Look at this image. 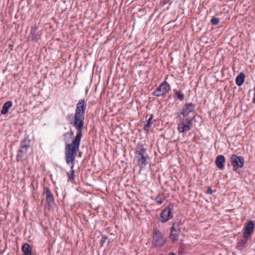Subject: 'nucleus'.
Segmentation results:
<instances>
[{"mask_svg": "<svg viewBox=\"0 0 255 255\" xmlns=\"http://www.w3.org/2000/svg\"><path fill=\"white\" fill-rule=\"evenodd\" d=\"M85 100L80 99L78 102L73 120L69 121V124L76 129V136L73 138L71 143L70 139L73 135L74 132L72 130L63 134L65 143V158L67 164L70 166V170L67 172L68 181L73 182L75 178L74 166L75 157L79 151L80 145L83 136L82 130L84 125Z\"/></svg>", "mask_w": 255, "mask_h": 255, "instance_id": "obj_1", "label": "nucleus"}, {"mask_svg": "<svg viewBox=\"0 0 255 255\" xmlns=\"http://www.w3.org/2000/svg\"><path fill=\"white\" fill-rule=\"evenodd\" d=\"M194 116L192 118H182V120L179 119L180 123L178 124L177 129L179 133H182L190 130L192 127L193 120Z\"/></svg>", "mask_w": 255, "mask_h": 255, "instance_id": "obj_2", "label": "nucleus"}, {"mask_svg": "<svg viewBox=\"0 0 255 255\" xmlns=\"http://www.w3.org/2000/svg\"><path fill=\"white\" fill-rule=\"evenodd\" d=\"M152 237V245L153 247H160L165 244V240L159 230L154 229Z\"/></svg>", "mask_w": 255, "mask_h": 255, "instance_id": "obj_3", "label": "nucleus"}, {"mask_svg": "<svg viewBox=\"0 0 255 255\" xmlns=\"http://www.w3.org/2000/svg\"><path fill=\"white\" fill-rule=\"evenodd\" d=\"M195 105L192 103L185 104L182 108L181 112L177 114L179 119H186L190 113L194 112Z\"/></svg>", "mask_w": 255, "mask_h": 255, "instance_id": "obj_4", "label": "nucleus"}, {"mask_svg": "<svg viewBox=\"0 0 255 255\" xmlns=\"http://www.w3.org/2000/svg\"><path fill=\"white\" fill-rule=\"evenodd\" d=\"M231 164L233 166V170L237 172L239 168H242L245 163L243 157L233 154L230 157Z\"/></svg>", "mask_w": 255, "mask_h": 255, "instance_id": "obj_5", "label": "nucleus"}, {"mask_svg": "<svg viewBox=\"0 0 255 255\" xmlns=\"http://www.w3.org/2000/svg\"><path fill=\"white\" fill-rule=\"evenodd\" d=\"M170 85L164 81L153 91V95L156 97L164 96L170 91Z\"/></svg>", "mask_w": 255, "mask_h": 255, "instance_id": "obj_6", "label": "nucleus"}, {"mask_svg": "<svg viewBox=\"0 0 255 255\" xmlns=\"http://www.w3.org/2000/svg\"><path fill=\"white\" fill-rule=\"evenodd\" d=\"M30 147V140L24 139L21 144L20 148L18 150L16 160L19 161L22 160L23 156L26 153L27 149Z\"/></svg>", "mask_w": 255, "mask_h": 255, "instance_id": "obj_7", "label": "nucleus"}, {"mask_svg": "<svg viewBox=\"0 0 255 255\" xmlns=\"http://www.w3.org/2000/svg\"><path fill=\"white\" fill-rule=\"evenodd\" d=\"M172 209V207H170V206L169 205L167 208L163 210L160 214L159 220L160 222L165 223L172 218L173 215L171 212Z\"/></svg>", "mask_w": 255, "mask_h": 255, "instance_id": "obj_8", "label": "nucleus"}, {"mask_svg": "<svg viewBox=\"0 0 255 255\" xmlns=\"http://www.w3.org/2000/svg\"><path fill=\"white\" fill-rule=\"evenodd\" d=\"M135 158L137 161V165L141 169L144 168L148 163L149 156L147 154L135 155Z\"/></svg>", "mask_w": 255, "mask_h": 255, "instance_id": "obj_9", "label": "nucleus"}, {"mask_svg": "<svg viewBox=\"0 0 255 255\" xmlns=\"http://www.w3.org/2000/svg\"><path fill=\"white\" fill-rule=\"evenodd\" d=\"M255 228V224L253 221H250L245 226V231L244 233V238L248 239L253 234Z\"/></svg>", "mask_w": 255, "mask_h": 255, "instance_id": "obj_10", "label": "nucleus"}, {"mask_svg": "<svg viewBox=\"0 0 255 255\" xmlns=\"http://www.w3.org/2000/svg\"><path fill=\"white\" fill-rule=\"evenodd\" d=\"M180 231L178 229V225L174 223L170 229V240L174 242L178 240Z\"/></svg>", "mask_w": 255, "mask_h": 255, "instance_id": "obj_11", "label": "nucleus"}, {"mask_svg": "<svg viewBox=\"0 0 255 255\" xmlns=\"http://www.w3.org/2000/svg\"><path fill=\"white\" fill-rule=\"evenodd\" d=\"M43 193L46 195V202L48 205H52L54 202L53 194L48 187L44 189Z\"/></svg>", "mask_w": 255, "mask_h": 255, "instance_id": "obj_12", "label": "nucleus"}, {"mask_svg": "<svg viewBox=\"0 0 255 255\" xmlns=\"http://www.w3.org/2000/svg\"><path fill=\"white\" fill-rule=\"evenodd\" d=\"M226 162L225 157L222 155L217 156L215 160V164L217 167L222 170L224 168V164Z\"/></svg>", "mask_w": 255, "mask_h": 255, "instance_id": "obj_13", "label": "nucleus"}, {"mask_svg": "<svg viewBox=\"0 0 255 255\" xmlns=\"http://www.w3.org/2000/svg\"><path fill=\"white\" fill-rule=\"evenodd\" d=\"M135 155H141L146 154V149L144 148L143 145L141 144L138 143L135 147Z\"/></svg>", "mask_w": 255, "mask_h": 255, "instance_id": "obj_14", "label": "nucleus"}, {"mask_svg": "<svg viewBox=\"0 0 255 255\" xmlns=\"http://www.w3.org/2000/svg\"><path fill=\"white\" fill-rule=\"evenodd\" d=\"M21 250L23 253L22 255H32V250L30 249V246L27 243L23 245Z\"/></svg>", "mask_w": 255, "mask_h": 255, "instance_id": "obj_15", "label": "nucleus"}, {"mask_svg": "<svg viewBox=\"0 0 255 255\" xmlns=\"http://www.w3.org/2000/svg\"><path fill=\"white\" fill-rule=\"evenodd\" d=\"M245 75L244 73H240L236 78V83L239 86H241L243 84L245 81Z\"/></svg>", "mask_w": 255, "mask_h": 255, "instance_id": "obj_16", "label": "nucleus"}, {"mask_svg": "<svg viewBox=\"0 0 255 255\" xmlns=\"http://www.w3.org/2000/svg\"><path fill=\"white\" fill-rule=\"evenodd\" d=\"M12 103L10 101H8L6 102L3 105L2 107V110L1 111V114L2 115H5L7 113L8 109L12 106Z\"/></svg>", "mask_w": 255, "mask_h": 255, "instance_id": "obj_17", "label": "nucleus"}, {"mask_svg": "<svg viewBox=\"0 0 255 255\" xmlns=\"http://www.w3.org/2000/svg\"><path fill=\"white\" fill-rule=\"evenodd\" d=\"M153 115H151L149 118L148 119L146 124L144 125V129L146 131H148L151 127L153 123L152 122V120L153 119Z\"/></svg>", "mask_w": 255, "mask_h": 255, "instance_id": "obj_18", "label": "nucleus"}, {"mask_svg": "<svg viewBox=\"0 0 255 255\" xmlns=\"http://www.w3.org/2000/svg\"><path fill=\"white\" fill-rule=\"evenodd\" d=\"M175 94L177 96V98L180 101H183L184 98V96L183 94L181 93L179 91L174 90Z\"/></svg>", "mask_w": 255, "mask_h": 255, "instance_id": "obj_19", "label": "nucleus"}, {"mask_svg": "<svg viewBox=\"0 0 255 255\" xmlns=\"http://www.w3.org/2000/svg\"><path fill=\"white\" fill-rule=\"evenodd\" d=\"M155 201L157 204L160 205L163 202V199L161 195H159L155 198Z\"/></svg>", "mask_w": 255, "mask_h": 255, "instance_id": "obj_20", "label": "nucleus"}, {"mask_svg": "<svg viewBox=\"0 0 255 255\" xmlns=\"http://www.w3.org/2000/svg\"><path fill=\"white\" fill-rule=\"evenodd\" d=\"M246 244H247L246 240H242L239 243L238 247L240 249L242 250L243 248H244L245 247V245Z\"/></svg>", "mask_w": 255, "mask_h": 255, "instance_id": "obj_21", "label": "nucleus"}, {"mask_svg": "<svg viewBox=\"0 0 255 255\" xmlns=\"http://www.w3.org/2000/svg\"><path fill=\"white\" fill-rule=\"evenodd\" d=\"M211 23L213 25H216L219 23V19L218 18H213L211 20Z\"/></svg>", "mask_w": 255, "mask_h": 255, "instance_id": "obj_22", "label": "nucleus"}, {"mask_svg": "<svg viewBox=\"0 0 255 255\" xmlns=\"http://www.w3.org/2000/svg\"><path fill=\"white\" fill-rule=\"evenodd\" d=\"M206 193H207V194H211L212 193V190L211 188H209L207 190V191Z\"/></svg>", "mask_w": 255, "mask_h": 255, "instance_id": "obj_23", "label": "nucleus"}, {"mask_svg": "<svg viewBox=\"0 0 255 255\" xmlns=\"http://www.w3.org/2000/svg\"><path fill=\"white\" fill-rule=\"evenodd\" d=\"M108 239L107 237H103L101 240L102 242H105V241Z\"/></svg>", "mask_w": 255, "mask_h": 255, "instance_id": "obj_24", "label": "nucleus"}, {"mask_svg": "<svg viewBox=\"0 0 255 255\" xmlns=\"http://www.w3.org/2000/svg\"><path fill=\"white\" fill-rule=\"evenodd\" d=\"M71 116H72L71 114L68 115L67 117H66L67 119V120H69L71 118Z\"/></svg>", "mask_w": 255, "mask_h": 255, "instance_id": "obj_25", "label": "nucleus"}, {"mask_svg": "<svg viewBox=\"0 0 255 255\" xmlns=\"http://www.w3.org/2000/svg\"><path fill=\"white\" fill-rule=\"evenodd\" d=\"M169 255H176L173 252H171L169 253Z\"/></svg>", "mask_w": 255, "mask_h": 255, "instance_id": "obj_26", "label": "nucleus"}, {"mask_svg": "<svg viewBox=\"0 0 255 255\" xmlns=\"http://www.w3.org/2000/svg\"><path fill=\"white\" fill-rule=\"evenodd\" d=\"M32 33V29L30 30V34Z\"/></svg>", "mask_w": 255, "mask_h": 255, "instance_id": "obj_27", "label": "nucleus"}]
</instances>
